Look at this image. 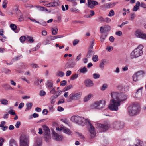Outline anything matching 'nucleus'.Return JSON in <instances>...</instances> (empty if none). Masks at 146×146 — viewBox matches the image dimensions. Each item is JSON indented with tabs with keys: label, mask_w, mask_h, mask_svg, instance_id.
Wrapping results in <instances>:
<instances>
[{
	"label": "nucleus",
	"mask_w": 146,
	"mask_h": 146,
	"mask_svg": "<svg viewBox=\"0 0 146 146\" xmlns=\"http://www.w3.org/2000/svg\"><path fill=\"white\" fill-rule=\"evenodd\" d=\"M88 70L85 66L80 68L78 70L80 73L84 74L88 72Z\"/></svg>",
	"instance_id": "obj_20"
},
{
	"label": "nucleus",
	"mask_w": 146,
	"mask_h": 146,
	"mask_svg": "<svg viewBox=\"0 0 146 146\" xmlns=\"http://www.w3.org/2000/svg\"><path fill=\"white\" fill-rule=\"evenodd\" d=\"M72 74V72L70 70H68L66 72V75L67 76H70Z\"/></svg>",
	"instance_id": "obj_63"
},
{
	"label": "nucleus",
	"mask_w": 146,
	"mask_h": 146,
	"mask_svg": "<svg viewBox=\"0 0 146 146\" xmlns=\"http://www.w3.org/2000/svg\"><path fill=\"white\" fill-rule=\"evenodd\" d=\"M135 74L140 79L143 76L144 73L142 71H140L137 72Z\"/></svg>",
	"instance_id": "obj_21"
},
{
	"label": "nucleus",
	"mask_w": 146,
	"mask_h": 146,
	"mask_svg": "<svg viewBox=\"0 0 146 146\" xmlns=\"http://www.w3.org/2000/svg\"><path fill=\"white\" fill-rule=\"evenodd\" d=\"M120 69L118 67H117L115 70L114 71V72L117 74H119L120 73Z\"/></svg>",
	"instance_id": "obj_51"
},
{
	"label": "nucleus",
	"mask_w": 146,
	"mask_h": 146,
	"mask_svg": "<svg viewBox=\"0 0 146 146\" xmlns=\"http://www.w3.org/2000/svg\"><path fill=\"white\" fill-rule=\"evenodd\" d=\"M140 6V2L137 1L136 2L135 5L134 6L133 9V11H136L139 9V7Z\"/></svg>",
	"instance_id": "obj_18"
},
{
	"label": "nucleus",
	"mask_w": 146,
	"mask_h": 146,
	"mask_svg": "<svg viewBox=\"0 0 146 146\" xmlns=\"http://www.w3.org/2000/svg\"><path fill=\"white\" fill-rule=\"evenodd\" d=\"M45 140L46 142H48L51 138V136L50 135H45Z\"/></svg>",
	"instance_id": "obj_39"
},
{
	"label": "nucleus",
	"mask_w": 146,
	"mask_h": 146,
	"mask_svg": "<svg viewBox=\"0 0 146 146\" xmlns=\"http://www.w3.org/2000/svg\"><path fill=\"white\" fill-rule=\"evenodd\" d=\"M93 60L95 62L97 61L98 60V56L97 55H95L93 56L92 57Z\"/></svg>",
	"instance_id": "obj_48"
},
{
	"label": "nucleus",
	"mask_w": 146,
	"mask_h": 146,
	"mask_svg": "<svg viewBox=\"0 0 146 146\" xmlns=\"http://www.w3.org/2000/svg\"><path fill=\"white\" fill-rule=\"evenodd\" d=\"M78 76V75L77 74H75L72 75L70 79L71 80H73L77 78Z\"/></svg>",
	"instance_id": "obj_36"
},
{
	"label": "nucleus",
	"mask_w": 146,
	"mask_h": 146,
	"mask_svg": "<svg viewBox=\"0 0 146 146\" xmlns=\"http://www.w3.org/2000/svg\"><path fill=\"white\" fill-rule=\"evenodd\" d=\"M70 11H71L73 12H79V10H78V9H76L75 8H71L70 9Z\"/></svg>",
	"instance_id": "obj_60"
},
{
	"label": "nucleus",
	"mask_w": 146,
	"mask_h": 146,
	"mask_svg": "<svg viewBox=\"0 0 146 146\" xmlns=\"http://www.w3.org/2000/svg\"><path fill=\"white\" fill-rule=\"evenodd\" d=\"M33 105V104L31 102H28L26 104V108L25 111L29 110H30L32 108Z\"/></svg>",
	"instance_id": "obj_26"
},
{
	"label": "nucleus",
	"mask_w": 146,
	"mask_h": 146,
	"mask_svg": "<svg viewBox=\"0 0 146 146\" xmlns=\"http://www.w3.org/2000/svg\"><path fill=\"white\" fill-rule=\"evenodd\" d=\"M4 141V139L2 137H0V146H2L3 143Z\"/></svg>",
	"instance_id": "obj_58"
},
{
	"label": "nucleus",
	"mask_w": 146,
	"mask_h": 146,
	"mask_svg": "<svg viewBox=\"0 0 146 146\" xmlns=\"http://www.w3.org/2000/svg\"><path fill=\"white\" fill-rule=\"evenodd\" d=\"M76 133L78 135V136L80 137L83 140H84L85 137L83 135H82V134L79 133L78 132H76Z\"/></svg>",
	"instance_id": "obj_49"
},
{
	"label": "nucleus",
	"mask_w": 146,
	"mask_h": 146,
	"mask_svg": "<svg viewBox=\"0 0 146 146\" xmlns=\"http://www.w3.org/2000/svg\"><path fill=\"white\" fill-rule=\"evenodd\" d=\"M106 61V60L105 59H103L101 60L99 64V67L100 68H104Z\"/></svg>",
	"instance_id": "obj_25"
},
{
	"label": "nucleus",
	"mask_w": 146,
	"mask_h": 146,
	"mask_svg": "<svg viewBox=\"0 0 146 146\" xmlns=\"http://www.w3.org/2000/svg\"><path fill=\"white\" fill-rule=\"evenodd\" d=\"M86 86L88 87H91L94 85L93 81L89 79L86 80L84 82Z\"/></svg>",
	"instance_id": "obj_15"
},
{
	"label": "nucleus",
	"mask_w": 146,
	"mask_h": 146,
	"mask_svg": "<svg viewBox=\"0 0 146 146\" xmlns=\"http://www.w3.org/2000/svg\"><path fill=\"white\" fill-rule=\"evenodd\" d=\"M56 98L57 97H56V96L54 95H53L51 97L50 100V103L51 104H54L55 102V100Z\"/></svg>",
	"instance_id": "obj_31"
},
{
	"label": "nucleus",
	"mask_w": 146,
	"mask_h": 146,
	"mask_svg": "<svg viewBox=\"0 0 146 146\" xmlns=\"http://www.w3.org/2000/svg\"><path fill=\"white\" fill-rule=\"evenodd\" d=\"M31 66L34 68H38V65L34 63H32L31 64Z\"/></svg>",
	"instance_id": "obj_56"
},
{
	"label": "nucleus",
	"mask_w": 146,
	"mask_h": 146,
	"mask_svg": "<svg viewBox=\"0 0 146 146\" xmlns=\"http://www.w3.org/2000/svg\"><path fill=\"white\" fill-rule=\"evenodd\" d=\"M43 130L44 131V134L45 135H50V130L49 128L46 126H43Z\"/></svg>",
	"instance_id": "obj_22"
},
{
	"label": "nucleus",
	"mask_w": 146,
	"mask_h": 146,
	"mask_svg": "<svg viewBox=\"0 0 146 146\" xmlns=\"http://www.w3.org/2000/svg\"><path fill=\"white\" fill-rule=\"evenodd\" d=\"M19 40L21 42H23L26 40V38L25 36H22L20 38Z\"/></svg>",
	"instance_id": "obj_47"
},
{
	"label": "nucleus",
	"mask_w": 146,
	"mask_h": 146,
	"mask_svg": "<svg viewBox=\"0 0 146 146\" xmlns=\"http://www.w3.org/2000/svg\"><path fill=\"white\" fill-rule=\"evenodd\" d=\"M58 29L57 28H55L54 29H52V34L54 35H56L57 34V31Z\"/></svg>",
	"instance_id": "obj_41"
},
{
	"label": "nucleus",
	"mask_w": 146,
	"mask_h": 146,
	"mask_svg": "<svg viewBox=\"0 0 146 146\" xmlns=\"http://www.w3.org/2000/svg\"><path fill=\"white\" fill-rule=\"evenodd\" d=\"M97 127L99 128L101 130L103 131H105L108 130L110 127V124H102L100 123H97L96 124Z\"/></svg>",
	"instance_id": "obj_9"
},
{
	"label": "nucleus",
	"mask_w": 146,
	"mask_h": 146,
	"mask_svg": "<svg viewBox=\"0 0 146 146\" xmlns=\"http://www.w3.org/2000/svg\"><path fill=\"white\" fill-rule=\"evenodd\" d=\"M76 64V61L67 62L65 65V68H74Z\"/></svg>",
	"instance_id": "obj_14"
},
{
	"label": "nucleus",
	"mask_w": 146,
	"mask_h": 146,
	"mask_svg": "<svg viewBox=\"0 0 146 146\" xmlns=\"http://www.w3.org/2000/svg\"><path fill=\"white\" fill-rule=\"evenodd\" d=\"M86 123L88 124L87 125H90V128L89 129V131L90 133V137L91 138H93L95 137L96 135L95 128L92 126L90 120L87 121Z\"/></svg>",
	"instance_id": "obj_8"
},
{
	"label": "nucleus",
	"mask_w": 146,
	"mask_h": 146,
	"mask_svg": "<svg viewBox=\"0 0 146 146\" xmlns=\"http://www.w3.org/2000/svg\"><path fill=\"white\" fill-rule=\"evenodd\" d=\"M134 35L138 38L144 39L146 34L143 33L141 30L138 29L135 31Z\"/></svg>",
	"instance_id": "obj_7"
},
{
	"label": "nucleus",
	"mask_w": 146,
	"mask_h": 146,
	"mask_svg": "<svg viewBox=\"0 0 146 146\" xmlns=\"http://www.w3.org/2000/svg\"><path fill=\"white\" fill-rule=\"evenodd\" d=\"M115 13L114 11L113 10H111L108 14V15L110 17L113 16L114 15Z\"/></svg>",
	"instance_id": "obj_46"
},
{
	"label": "nucleus",
	"mask_w": 146,
	"mask_h": 146,
	"mask_svg": "<svg viewBox=\"0 0 146 146\" xmlns=\"http://www.w3.org/2000/svg\"><path fill=\"white\" fill-rule=\"evenodd\" d=\"M98 19L99 21L101 22H105V19L102 16H100L98 17Z\"/></svg>",
	"instance_id": "obj_59"
},
{
	"label": "nucleus",
	"mask_w": 146,
	"mask_h": 146,
	"mask_svg": "<svg viewBox=\"0 0 146 146\" xmlns=\"http://www.w3.org/2000/svg\"><path fill=\"white\" fill-rule=\"evenodd\" d=\"M133 81L135 82H136L139 80L135 73L133 75Z\"/></svg>",
	"instance_id": "obj_38"
},
{
	"label": "nucleus",
	"mask_w": 146,
	"mask_h": 146,
	"mask_svg": "<svg viewBox=\"0 0 146 146\" xmlns=\"http://www.w3.org/2000/svg\"><path fill=\"white\" fill-rule=\"evenodd\" d=\"M67 1L70 2L72 3L73 6H74L77 4L76 2V0H66Z\"/></svg>",
	"instance_id": "obj_45"
},
{
	"label": "nucleus",
	"mask_w": 146,
	"mask_h": 146,
	"mask_svg": "<svg viewBox=\"0 0 146 146\" xmlns=\"http://www.w3.org/2000/svg\"><path fill=\"white\" fill-rule=\"evenodd\" d=\"M67 83V82L65 80H64L60 82V85L62 86H64Z\"/></svg>",
	"instance_id": "obj_55"
},
{
	"label": "nucleus",
	"mask_w": 146,
	"mask_h": 146,
	"mask_svg": "<svg viewBox=\"0 0 146 146\" xmlns=\"http://www.w3.org/2000/svg\"><path fill=\"white\" fill-rule=\"evenodd\" d=\"M44 44L46 45L49 44L51 43V42L48 40L46 39L44 42Z\"/></svg>",
	"instance_id": "obj_53"
},
{
	"label": "nucleus",
	"mask_w": 146,
	"mask_h": 146,
	"mask_svg": "<svg viewBox=\"0 0 146 146\" xmlns=\"http://www.w3.org/2000/svg\"><path fill=\"white\" fill-rule=\"evenodd\" d=\"M111 21V19L110 18L106 17L105 18V22H106L107 23H109Z\"/></svg>",
	"instance_id": "obj_64"
},
{
	"label": "nucleus",
	"mask_w": 146,
	"mask_h": 146,
	"mask_svg": "<svg viewBox=\"0 0 146 146\" xmlns=\"http://www.w3.org/2000/svg\"><path fill=\"white\" fill-rule=\"evenodd\" d=\"M20 146H29V136L25 133H23L20 137Z\"/></svg>",
	"instance_id": "obj_5"
},
{
	"label": "nucleus",
	"mask_w": 146,
	"mask_h": 146,
	"mask_svg": "<svg viewBox=\"0 0 146 146\" xmlns=\"http://www.w3.org/2000/svg\"><path fill=\"white\" fill-rule=\"evenodd\" d=\"M39 94L41 96H43L45 95L46 92L44 91L41 90L40 91Z\"/></svg>",
	"instance_id": "obj_62"
},
{
	"label": "nucleus",
	"mask_w": 146,
	"mask_h": 146,
	"mask_svg": "<svg viewBox=\"0 0 146 146\" xmlns=\"http://www.w3.org/2000/svg\"><path fill=\"white\" fill-rule=\"evenodd\" d=\"M93 96V95L92 94H89L87 96H86L84 98V101L86 102L88 101Z\"/></svg>",
	"instance_id": "obj_29"
},
{
	"label": "nucleus",
	"mask_w": 146,
	"mask_h": 146,
	"mask_svg": "<svg viewBox=\"0 0 146 146\" xmlns=\"http://www.w3.org/2000/svg\"><path fill=\"white\" fill-rule=\"evenodd\" d=\"M63 131L66 134L71 135L72 134V131L66 127H63Z\"/></svg>",
	"instance_id": "obj_23"
},
{
	"label": "nucleus",
	"mask_w": 146,
	"mask_h": 146,
	"mask_svg": "<svg viewBox=\"0 0 146 146\" xmlns=\"http://www.w3.org/2000/svg\"><path fill=\"white\" fill-rule=\"evenodd\" d=\"M8 113L12 115H15V113L14 111L13 110H11L8 111Z\"/></svg>",
	"instance_id": "obj_54"
},
{
	"label": "nucleus",
	"mask_w": 146,
	"mask_h": 146,
	"mask_svg": "<svg viewBox=\"0 0 146 146\" xmlns=\"http://www.w3.org/2000/svg\"><path fill=\"white\" fill-rule=\"evenodd\" d=\"M88 7L91 9L94 8V6L98 5V2L92 0H88Z\"/></svg>",
	"instance_id": "obj_12"
},
{
	"label": "nucleus",
	"mask_w": 146,
	"mask_h": 146,
	"mask_svg": "<svg viewBox=\"0 0 146 146\" xmlns=\"http://www.w3.org/2000/svg\"><path fill=\"white\" fill-rule=\"evenodd\" d=\"M1 104L4 105H7L8 104V101L6 99H2L0 100Z\"/></svg>",
	"instance_id": "obj_30"
},
{
	"label": "nucleus",
	"mask_w": 146,
	"mask_h": 146,
	"mask_svg": "<svg viewBox=\"0 0 146 146\" xmlns=\"http://www.w3.org/2000/svg\"><path fill=\"white\" fill-rule=\"evenodd\" d=\"M52 2L51 3V6L53 7L57 6L58 5V0H51Z\"/></svg>",
	"instance_id": "obj_28"
},
{
	"label": "nucleus",
	"mask_w": 146,
	"mask_h": 146,
	"mask_svg": "<svg viewBox=\"0 0 146 146\" xmlns=\"http://www.w3.org/2000/svg\"><path fill=\"white\" fill-rule=\"evenodd\" d=\"M106 103V101L104 100L97 101L92 104L90 108L92 109L102 110L105 108Z\"/></svg>",
	"instance_id": "obj_4"
},
{
	"label": "nucleus",
	"mask_w": 146,
	"mask_h": 146,
	"mask_svg": "<svg viewBox=\"0 0 146 146\" xmlns=\"http://www.w3.org/2000/svg\"><path fill=\"white\" fill-rule=\"evenodd\" d=\"M94 44V42L93 41H92L91 42L89 46V50H92V49L93 48Z\"/></svg>",
	"instance_id": "obj_52"
},
{
	"label": "nucleus",
	"mask_w": 146,
	"mask_h": 146,
	"mask_svg": "<svg viewBox=\"0 0 146 146\" xmlns=\"http://www.w3.org/2000/svg\"><path fill=\"white\" fill-rule=\"evenodd\" d=\"M79 118H82V117L78 116L77 115H75L71 116V119H78Z\"/></svg>",
	"instance_id": "obj_50"
},
{
	"label": "nucleus",
	"mask_w": 146,
	"mask_h": 146,
	"mask_svg": "<svg viewBox=\"0 0 146 146\" xmlns=\"http://www.w3.org/2000/svg\"><path fill=\"white\" fill-rule=\"evenodd\" d=\"M53 86V82L51 80H48L47 81L46 87L49 89H51Z\"/></svg>",
	"instance_id": "obj_19"
},
{
	"label": "nucleus",
	"mask_w": 146,
	"mask_h": 146,
	"mask_svg": "<svg viewBox=\"0 0 146 146\" xmlns=\"http://www.w3.org/2000/svg\"><path fill=\"white\" fill-rule=\"evenodd\" d=\"M108 85L106 84H104L101 87V90L102 91L108 88Z\"/></svg>",
	"instance_id": "obj_44"
},
{
	"label": "nucleus",
	"mask_w": 146,
	"mask_h": 146,
	"mask_svg": "<svg viewBox=\"0 0 146 146\" xmlns=\"http://www.w3.org/2000/svg\"><path fill=\"white\" fill-rule=\"evenodd\" d=\"M106 49L108 50V51L110 52L113 49V47L110 46H108L106 48Z\"/></svg>",
	"instance_id": "obj_57"
},
{
	"label": "nucleus",
	"mask_w": 146,
	"mask_h": 146,
	"mask_svg": "<svg viewBox=\"0 0 146 146\" xmlns=\"http://www.w3.org/2000/svg\"><path fill=\"white\" fill-rule=\"evenodd\" d=\"M11 29L13 31L15 30L17 28V27L15 25L13 24H11L10 25Z\"/></svg>",
	"instance_id": "obj_40"
},
{
	"label": "nucleus",
	"mask_w": 146,
	"mask_h": 146,
	"mask_svg": "<svg viewBox=\"0 0 146 146\" xmlns=\"http://www.w3.org/2000/svg\"><path fill=\"white\" fill-rule=\"evenodd\" d=\"M72 86L71 85H70L68 86L65 87L63 89V91L64 92L72 88Z\"/></svg>",
	"instance_id": "obj_37"
},
{
	"label": "nucleus",
	"mask_w": 146,
	"mask_h": 146,
	"mask_svg": "<svg viewBox=\"0 0 146 146\" xmlns=\"http://www.w3.org/2000/svg\"><path fill=\"white\" fill-rule=\"evenodd\" d=\"M129 86H123L121 92L119 93L117 92H113L111 93V99L110 100V104L109 108L113 111H117L118 110V107L121 105V102L126 100L127 96L125 93L129 91Z\"/></svg>",
	"instance_id": "obj_1"
},
{
	"label": "nucleus",
	"mask_w": 146,
	"mask_h": 146,
	"mask_svg": "<svg viewBox=\"0 0 146 146\" xmlns=\"http://www.w3.org/2000/svg\"><path fill=\"white\" fill-rule=\"evenodd\" d=\"M72 121L82 126H84L85 124L87 125V121L90 120L89 119H71Z\"/></svg>",
	"instance_id": "obj_10"
},
{
	"label": "nucleus",
	"mask_w": 146,
	"mask_h": 146,
	"mask_svg": "<svg viewBox=\"0 0 146 146\" xmlns=\"http://www.w3.org/2000/svg\"><path fill=\"white\" fill-rule=\"evenodd\" d=\"M60 136L59 135L55 132L53 133V138L57 141H59L60 140Z\"/></svg>",
	"instance_id": "obj_24"
},
{
	"label": "nucleus",
	"mask_w": 146,
	"mask_h": 146,
	"mask_svg": "<svg viewBox=\"0 0 146 146\" xmlns=\"http://www.w3.org/2000/svg\"><path fill=\"white\" fill-rule=\"evenodd\" d=\"M143 46L142 44L139 45L136 48L134 49L131 53V56L132 59L137 58L142 55L143 51L142 49Z\"/></svg>",
	"instance_id": "obj_3"
},
{
	"label": "nucleus",
	"mask_w": 146,
	"mask_h": 146,
	"mask_svg": "<svg viewBox=\"0 0 146 146\" xmlns=\"http://www.w3.org/2000/svg\"><path fill=\"white\" fill-rule=\"evenodd\" d=\"M107 36V34H103L100 37V41L101 42H103L105 38Z\"/></svg>",
	"instance_id": "obj_32"
},
{
	"label": "nucleus",
	"mask_w": 146,
	"mask_h": 146,
	"mask_svg": "<svg viewBox=\"0 0 146 146\" xmlns=\"http://www.w3.org/2000/svg\"><path fill=\"white\" fill-rule=\"evenodd\" d=\"M113 125L114 127L117 130L121 129L124 126V123L123 122H115Z\"/></svg>",
	"instance_id": "obj_11"
},
{
	"label": "nucleus",
	"mask_w": 146,
	"mask_h": 146,
	"mask_svg": "<svg viewBox=\"0 0 146 146\" xmlns=\"http://www.w3.org/2000/svg\"><path fill=\"white\" fill-rule=\"evenodd\" d=\"M93 75V78L95 79L99 78L100 77V75L98 73H94Z\"/></svg>",
	"instance_id": "obj_42"
},
{
	"label": "nucleus",
	"mask_w": 146,
	"mask_h": 146,
	"mask_svg": "<svg viewBox=\"0 0 146 146\" xmlns=\"http://www.w3.org/2000/svg\"><path fill=\"white\" fill-rule=\"evenodd\" d=\"M142 88H141L137 90L134 96L135 98H139L141 97L142 94Z\"/></svg>",
	"instance_id": "obj_16"
},
{
	"label": "nucleus",
	"mask_w": 146,
	"mask_h": 146,
	"mask_svg": "<svg viewBox=\"0 0 146 146\" xmlns=\"http://www.w3.org/2000/svg\"><path fill=\"white\" fill-rule=\"evenodd\" d=\"M81 96L80 92L72 93L69 95V97L66 99L67 101L68 102H72V100H76L80 99Z\"/></svg>",
	"instance_id": "obj_6"
},
{
	"label": "nucleus",
	"mask_w": 146,
	"mask_h": 146,
	"mask_svg": "<svg viewBox=\"0 0 146 146\" xmlns=\"http://www.w3.org/2000/svg\"><path fill=\"white\" fill-rule=\"evenodd\" d=\"M123 86L122 85L119 84L117 86V89L119 90L121 92Z\"/></svg>",
	"instance_id": "obj_43"
},
{
	"label": "nucleus",
	"mask_w": 146,
	"mask_h": 146,
	"mask_svg": "<svg viewBox=\"0 0 146 146\" xmlns=\"http://www.w3.org/2000/svg\"><path fill=\"white\" fill-rule=\"evenodd\" d=\"M94 54V52L92 50H89L86 55L87 58H89Z\"/></svg>",
	"instance_id": "obj_27"
},
{
	"label": "nucleus",
	"mask_w": 146,
	"mask_h": 146,
	"mask_svg": "<svg viewBox=\"0 0 146 146\" xmlns=\"http://www.w3.org/2000/svg\"><path fill=\"white\" fill-rule=\"evenodd\" d=\"M64 73L61 71H58L57 73V75L60 77L63 76L64 75Z\"/></svg>",
	"instance_id": "obj_33"
},
{
	"label": "nucleus",
	"mask_w": 146,
	"mask_h": 146,
	"mask_svg": "<svg viewBox=\"0 0 146 146\" xmlns=\"http://www.w3.org/2000/svg\"><path fill=\"white\" fill-rule=\"evenodd\" d=\"M39 82L40 80L39 79L36 78L35 79V83L36 85H38L40 84V83H39Z\"/></svg>",
	"instance_id": "obj_61"
},
{
	"label": "nucleus",
	"mask_w": 146,
	"mask_h": 146,
	"mask_svg": "<svg viewBox=\"0 0 146 146\" xmlns=\"http://www.w3.org/2000/svg\"><path fill=\"white\" fill-rule=\"evenodd\" d=\"M128 110V112L130 116L135 115L138 113L140 111L139 105L137 103H133L129 107Z\"/></svg>",
	"instance_id": "obj_2"
},
{
	"label": "nucleus",
	"mask_w": 146,
	"mask_h": 146,
	"mask_svg": "<svg viewBox=\"0 0 146 146\" xmlns=\"http://www.w3.org/2000/svg\"><path fill=\"white\" fill-rule=\"evenodd\" d=\"M8 3V1L7 0H4L3 2L2 7L4 9H5L7 7V5Z\"/></svg>",
	"instance_id": "obj_34"
},
{
	"label": "nucleus",
	"mask_w": 146,
	"mask_h": 146,
	"mask_svg": "<svg viewBox=\"0 0 146 146\" xmlns=\"http://www.w3.org/2000/svg\"><path fill=\"white\" fill-rule=\"evenodd\" d=\"M27 40L30 43H32L34 42V40L33 37L30 36H27L26 38Z\"/></svg>",
	"instance_id": "obj_35"
},
{
	"label": "nucleus",
	"mask_w": 146,
	"mask_h": 146,
	"mask_svg": "<svg viewBox=\"0 0 146 146\" xmlns=\"http://www.w3.org/2000/svg\"><path fill=\"white\" fill-rule=\"evenodd\" d=\"M111 27L108 25H105L100 27V31L101 33H103L104 31L108 32L111 30Z\"/></svg>",
	"instance_id": "obj_13"
},
{
	"label": "nucleus",
	"mask_w": 146,
	"mask_h": 146,
	"mask_svg": "<svg viewBox=\"0 0 146 146\" xmlns=\"http://www.w3.org/2000/svg\"><path fill=\"white\" fill-rule=\"evenodd\" d=\"M9 146H18L16 141L13 139H11L9 142Z\"/></svg>",
	"instance_id": "obj_17"
}]
</instances>
